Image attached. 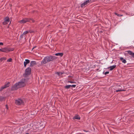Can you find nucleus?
<instances>
[{"instance_id":"obj_6","label":"nucleus","mask_w":134,"mask_h":134,"mask_svg":"<svg viewBox=\"0 0 134 134\" xmlns=\"http://www.w3.org/2000/svg\"><path fill=\"white\" fill-rule=\"evenodd\" d=\"M4 21L3 23V24L5 25L9 22V18L8 17H7L4 19Z\"/></svg>"},{"instance_id":"obj_21","label":"nucleus","mask_w":134,"mask_h":134,"mask_svg":"<svg viewBox=\"0 0 134 134\" xmlns=\"http://www.w3.org/2000/svg\"><path fill=\"white\" fill-rule=\"evenodd\" d=\"M29 32V31H25L23 33L24 35H25L26 34H27Z\"/></svg>"},{"instance_id":"obj_16","label":"nucleus","mask_w":134,"mask_h":134,"mask_svg":"<svg viewBox=\"0 0 134 134\" xmlns=\"http://www.w3.org/2000/svg\"><path fill=\"white\" fill-rule=\"evenodd\" d=\"M55 55L56 56L62 57L63 55V54L62 53H58L55 54Z\"/></svg>"},{"instance_id":"obj_23","label":"nucleus","mask_w":134,"mask_h":134,"mask_svg":"<svg viewBox=\"0 0 134 134\" xmlns=\"http://www.w3.org/2000/svg\"><path fill=\"white\" fill-rule=\"evenodd\" d=\"M4 99V98L3 97H0V100L2 101Z\"/></svg>"},{"instance_id":"obj_25","label":"nucleus","mask_w":134,"mask_h":134,"mask_svg":"<svg viewBox=\"0 0 134 134\" xmlns=\"http://www.w3.org/2000/svg\"><path fill=\"white\" fill-rule=\"evenodd\" d=\"M76 86V85H71V87H75Z\"/></svg>"},{"instance_id":"obj_15","label":"nucleus","mask_w":134,"mask_h":134,"mask_svg":"<svg viewBox=\"0 0 134 134\" xmlns=\"http://www.w3.org/2000/svg\"><path fill=\"white\" fill-rule=\"evenodd\" d=\"M73 119H76L77 120H79L80 119V117L78 115H76L73 117Z\"/></svg>"},{"instance_id":"obj_12","label":"nucleus","mask_w":134,"mask_h":134,"mask_svg":"<svg viewBox=\"0 0 134 134\" xmlns=\"http://www.w3.org/2000/svg\"><path fill=\"white\" fill-rule=\"evenodd\" d=\"M128 53L131 55L132 57L134 58V53L130 51H127Z\"/></svg>"},{"instance_id":"obj_11","label":"nucleus","mask_w":134,"mask_h":134,"mask_svg":"<svg viewBox=\"0 0 134 134\" xmlns=\"http://www.w3.org/2000/svg\"><path fill=\"white\" fill-rule=\"evenodd\" d=\"M36 63L35 61H31L30 63V66H33L34 65H36Z\"/></svg>"},{"instance_id":"obj_10","label":"nucleus","mask_w":134,"mask_h":134,"mask_svg":"<svg viewBox=\"0 0 134 134\" xmlns=\"http://www.w3.org/2000/svg\"><path fill=\"white\" fill-rule=\"evenodd\" d=\"M30 62V61L29 60L27 59H25V61L24 62V66L26 67L27 64H29Z\"/></svg>"},{"instance_id":"obj_28","label":"nucleus","mask_w":134,"mask_h":134,"mask_svg":"<svg viewBox=\"0 0 134 134\" xmlns=\"http://www.w3.org/2000/svg\"><path fill=\"white\" fill-rule=\"evenodd\" d=\"M69 82H70L71 83H74L75 82H73V81H68Z\"/></svg>"},{"instance_id":"obj_3","label":"nucleus","mask_w":134,"mask_h":134,"mask_svg":"<svg viewBox=\"0 0 134 134\" xmlns=\"http://www.w3.org/2000/svg\"><path fill=\"white\" fill-rule=\"evenodd\" d=\"M30 20H32V22H34V20L33 19L24 18L19 21V22L21 24H24L27 22L29 21Z\"/></svg>"},{"instance_id":"obj_20","label":"nucleus","mask_w":134,"mask_h":134,"mask_svg":"<svg viewBox=\"0 0 134 134\" xmlns=\"http://www.w3.org/2000/svg\"><path fill=\"white\" fill-rule=\"evenodd\" d=\"M12 60V59L11 58H10L9 59H8L7 60V61L8 62H11Z\"/></svg>"},{"instance_id":"obj_31","label":"nucleus","mask_w":134,"mask_h":134,"mask_svg":"<svg viewBox=\"0 0 134 134\" xmlns=\"http://www.w3.org/2000/svg\"><path fill=\"white\" fill-rule=\"evenodd\" d=\"M122 16V15H120V16Z\"/></svg>"},{"instance_id":"obj_22","label":"nucleus","mask_w":134,"mask_h":134,"mask_svg":"<svg viewBox=\"0 0 134 134\" xmlns=\"http://www.w3.org/2000/svg\"><path fill=\"white\" fill-rule=\"evenodd\" d=\"M124 91L123 90L120 89H119V90H117L116 91V92H119V91Z\"/></svg>"},{"instance_id":"obj_8","label":"nucleus","mask_w":134,"mask_h":134,"mask_svg":"<svg viewBox=\"0 0 134 134\" xmlns=\"http://www.w3.org/2000/svg\"><path fill=\"white\" fill-rule=\"evenodd\" d=\"M31 69L30 68H27L25 70V74L26 75H29L30 74Z\"/></svg>"},{"instance_id":"obj_19","label":"nucleus","mask_w":134,"mask_h":134,"mask_svg":"<svg viewBox=\"0 0 134 134\" xmlns=\"http://www.w3.org/2000/svg\"><path fill=\"white\" fill-rule=\"evenodd\" d=\"M71 87V85H67L65 87V88H66L68 89L69 88Z\"/></svg>"},{"instance_id":"obj_2","label":"nucleus","mask_w":134,"mask_h":134,"mask_svg":"<svg viewBox=\"0 0 134 134\" xmlns=\"http://www.w3.org/2000/svg\"><path fill=\"white\" fill-rule=\"evenodd\" d=\"M56 59L55 56H48L45 57L42 60V62L43 64H46L51 61H53Z\"/></svg>"},{"instance_id":"obj_4","label":"nucleus","mask_w":134,"mask_h":134,"mask_svg":"<svg viewBox=\"0 0 134 134\" xmlns=\"http://www.w3.org/2000/svg\"><path fill=\"white\" fill-rule=\"evenodd\" d=\"M15 103L17 105L23 104L24 103V100L18 99L15 100Z\"/></svg>"},{"instance_id":"obj_24","label":"nucleus","mask_w":134,"mask_h":134,"mask_svg":"<svg viewBox=\"0 0 134 134\" xmlns=\"http://www.w3.org/2000/svg\"><path fill=\"white\" fill-rule=\"evenodd\" d=\"M24 35V34H22L20 36L21 38H23V37Z\"/></svg>"},{"instance_id":"obj_32","label":"nucleus","mask_w":134,"mask_h":134,"mask_svg":"<svg viewBox=\"0 0 134 134\" xmlns=\"http://www.w3.org/2000/svg\"><path fill=\"white\" fill-rule=\"evenodd\" d=\"M35 48V47L33 48L32 49V50L33 49Z\"/></svg>"},{"instance_id":"obj_26","label":"nucleus","mask_w":134,"mask_h":134,"mask_svg":"<svg viewBox=\"0 0 134 134\" xmlns=\"http://www.w3.org/2000/svg\"><path fill=\"white\" fill-rule=\"evenodd\" d=\"M109 73V72H108V71H107V72H105V75H107V74H108Z\"/></svg>"},{"instance_id":"obj_17","label":"nucleus","mask_w":134,"mask_h":134,"mask_svg":"<svg viewBox=\"0 0 134 134\" xmlns=\"http://www.w3.org/2000/svg\"><path fill=\"white\" fill-rule=\"evenodd\" d=\"M6 59V58L5 57H2L0 58V61L2 62L3 60H5Z\"/></svg>"},{"instance_id":"obj_5","label":"nucleus","mask_w":134,"mask_h":134,"mask_svg":"<svg viewBox=\"0 0 134 134\" xmlns=\"http://www.w3.org/2000/svg\"><path fill=\"white\" fill-rule=\"evenodd\" d=\"M14 48H9L7 47H5L3 48V52L7 53L10 51H12L14 50Z\"/></svg>"},{"instance_id":"obj_18","label":"nucleus","mask_w":134,"mask_h":134,"mask_svg":"<svg viewBox=\"0 0 134 134\" xmlns=\"http://www.w3.org/2000/svg\"><path fill=\"white\" fill-rule=\"evenodd\" d=\"M57 75H58L59 76H60L62 75V74H63V72H57L56 73Z\"/></svg>"},{"instance_id":"obj_13","label":"nucleus","mask_w":134,"mask_h":134,"mask_svg":"<svg viewBox=\"0 0 134 134\" xmlns=\"http://www.w3.org/2000/svg\"><path fill=\"white\" fill-rule=\"evenodd\" d=\"M116 66V65H114L112 66H111L108 68H110V71L112 70Z\"/></svg>"},{"instance_id":"obj_9","label":"nucleus","mask_w":134,"mask_h":134,"mask_svg":"<svg viewBox=\"0 0 134 134\" xmlns=\"http://www.w3.org/2000/svg\"><path fill=\"white\" fill-rule=\"evenodd\" d=\"M9 82H8L6 84H5L4 86L2 87L1 88V91H2L5 88L9 86Z\"/></svg>"},{"instance_id":"obj_1","label":"nucleus","mask_w":134,"mask_h":134,"mask_svg":"<svg viewBox=\"0 0 134 134\" xmlns=\"http://www.w3.org/2000/svg\"><path fill=\"white\" fill-rule=\"evenodd\" d=\"M26 81L25 79H22L18 83H16L12 87V89L13 90H17L19 88L24 87L26 85Z\"/></svg>"},{"instance_id":"obj_27","label":"nucleus","mask_w":134,"mask_h":134,"mask_svg":"<svg viewBox=\"0 0 134 134\" xmlns=\"http://www.w3.org/2000/svg\"><path fill=\"white\" fill-rule=\"evenodd\" d=\"M115 14L116 15H117V16H120V14H117V13H115Z\"/></svg>"},{"instance_id":"obj_34","label":"nucleus","mask_w":134,"mask_h":134,"mask_svg":"<svg viewBox=\"0 0 134 134\" xmlns=\"http://www.w3.org/2000/svg\"><path fill=\"white\" fill-rule=\"evenodd\" d=\"M26 134H28V133H26Z\"/></svg>"},{"instance_id":"obj_14","label":"nucleus","mask_w":134,"mask_h":134,"mask_svg":"<svg viewBox=\"0 0 134 134\" xmlns=\"http://www.w3.org/2000/svg\"><path fill=\"white\" fill-rule=\"evenodd\" d=\"M120 60L122 61V62L125 64L127 62L125 59H124L122 57H120Z\"/></svg>"},{"instance_id":"obj_33","label":"nucleus","mask_w":134,"mask_h":134,"mask_svg":"<svg viewBox=\"0 0 134 134\" xmlns=\"http://www.w3.org/2000/svg\"><path fill=\"white\" fill-rule=\"evenodd\" d=\"M6 108H7V109L8 108H7V106H6Z\"/></svg>"},{"instance_id":"obj_29","label":"nucleus","mask_w":134,"mask_h":134,"mask_svg":"<svg viewBox=\"0 0 134 134\" xmlns=\"http://www.w3.org/2000/svg\"><path fill=\"white\" fill-rule=\"evenodd\" d=\"M3 43L2 42H0V45H3Z\"/></svg>"},{"instance_id":"obj_7","label":"nucleus","mask_w":134,"mask_h":134,"mask_svg":"<svg viewBox=\"0 0 134 134\" xmlns=\"http://www.w3.org/2000/svg\"><path fill=\"white\" fill-rule=\"evenodd\" d=\"M90 2V1L89 0H87L81 4V7L82 8L85 7L86 5H87V4H89Z\"/></svg>"},{"instance_id":"obj_30","label":"nucleus","mask_w":134,"mask_h":134,"mask_svg":"<svg viewBox=\"0 0 134 134\" xmlns=\"http://www.w3.org/2000/svg\"><path fill=\"white\" fill-rule=\"evenodd\" d=\"M0 51H2L3 52V48L1 49H0Z\"/></svg>"}]
</instances>
